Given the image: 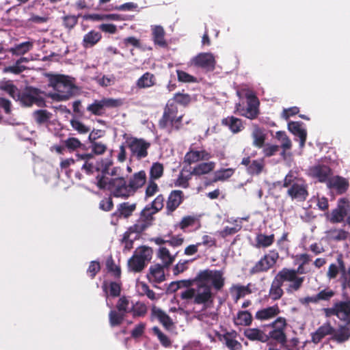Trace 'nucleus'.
Instances as JSON below:
<instances>
[{
	"mask_svg": "<svg viewBox=\"0 0 350 350\" xmlns=\"http://www.w3.org/2000/svg\"><path fill=\"white\" fill-rule=\"evenodd\" d=\"M197 280L196 295L193 303L196 304H213L214 294L211 286L216 291H221L225 284V278L221 270L204 269L200 271L196 276Z\"/></svg>",
	"mask_w": 350,
	"mask_h": 350,
	"instance_id": "1",
	"label": "nucleus"
},
{
	"mask_svg": "<svg viewBox=\"0 0 350 350\" xmlns=\"http://www.w3.org/2000/svg\"><path fill=\"white\" fill-rule=\"evenodd\" d=\"M97 186L100 189L109 191L111 196L128 198L131 196L127 182L123 177L108 178L104 176H97Z\"/></svg>",
	"mask_w": 350,
	"mask_h": 350,
	"instance_id": "2",
	"label": "nucleus"
},
{
	"mask_svg": "<svg viewBox=\"0 0 350 350\" xmlns=\"http://www.w3.org/2000/svg\"><path fill=\"white\" fill-rule=\"evenodd\" d=\"M49 85L56 91L52 98L57 101L68 100L74 95L77 89L70 77L62 75H51L49 78Z\"/></svg>",
	"mask_w": 350,
	"mask_h": 350,
	"instance_id": "3",
	"label": "nucleus"
},
{
	"mask_svg": "<svg viewBox=\"0 0 350 350\" xmlns=\"http://www.w3.org/2000/svg\"><path fill=\"white\" fill-rule=\"evenodd\" d=\"M15 100L18 101L22 107H30L36 105L38 107L46 106L45 93L39 88L26 86L23 90H19Z\"/></svg>",
	"mask_w": 350,
	"mask_h": 350,
	"instance_id": "4",
	"label": "nucleus"
},
{
	"mask_svg": "<svg viewBox=\"0 0 350 350\" xmlns=\"http://www.w3.org/2000/svg\"><path fill=\"white\" fill-rule=\"evenodd\" d=\"M153 251L151 247L143 245L137 247L133 256L128 260L129 272L141 273L152 258Z\"/></svg>",
	"mask_w": 350,
	"mask_h": 350,
	"instance_id": "5",
	"label": "nucleus"
},
{
	"mask_svg": "<svg viewBox=\"0 0 350 350\" xmlns=\"http://www.w3.org/2000/svg\"><path fill=\"white\" fill-rule=\"evenodd\" d=\"M304 266L305 265L300 263L297 269L286 267L281 269L290 282L286 289L288 293L298 291L302 287L305 278L298 276V274H306L308 273Z\"/></svg>",
	"mask_w": 350,
	"mask_h": 350,
	"instance_id": "6",
	"label": "nucleus"
},
{
	"mask_svg": "<svg viewBox=\"0 0 350 350\" xmlns=\"http://www.w3.org/2000/svg\"><path fill=\"white\" fill-rule=\"evenodd\" d=\"M326 317L336 316L341 321L350 325V299L337 301L332 307L323 309Z\"/></svg>",
	"mask_w": 350,
	"mask_h": 350,
	"instance_id": "7",
	"label": "nucleus"
},
{
	"mask_svg": "<svg viewBox=\"0 0 350 350\" xmlns=\"http://www.w3.org/2000/svg\"><path fill=\"white\" fill-rule=\"evenodd\" d=\"M124 102L121 98H104L94 101L87 107V111L92 115L101 116L105 114V108H116L122 106Z\"/></svg>",
	"mask_w": 350,
	"mask_h": 350,
	"instance_id": "8",
	"label": "nucleus"
},
{
	"mask_svg": "<svg viewBox=\"0 0 350 350\" xmlns=\"http://www.w3.org/2000/svg\"><path fill=\"white\" fill-rule=\"evenodd\" d=\"M157 212L150 205H146L142 210L139 219L131 226V231L137 232L138 234L142 233L152 224L154 215Z\"/></svg>",
	"mask_w": 350,
	"mask_h": 350,
	"instance_id": "9",
	"label": "nucleus"
},
{
	"mask_svg": "<svg viewBox=\"0 0 350 350\" xmlns=\"http://www.w3.org/2000/svg\"><path fill=\"white\" fill-rule=\"evenodd\" d=\"M126 146L130 149L132 155L137 159L146 157L148 154V150L150 147V143L142 138L128 137L126 140Z\"/></svg>",
	"mask_w": 350,
	"mask_h": 350,
	"instance_id": "10",
	"label": "nucleus"
},
{
	"mask_svg": "<svg viewBox=\"0 0 350 350\" xmlns=\"http://www.w3.org/2000/svg\"><path fill=\"white\" fill-rule=\"evenodd\" d=\"M190 65L200 68L205 72H212L215 68L216 61L211 53H200L190 60Z\"/></svg>",
	"mask_w": 350,
	"mask_h": 350,
	"instance_id": "11",
	"label": "nucleus"
},
{
	"mask_svg": "<svg viewBox=\"0 0 350 350\" xmlns=\"http://www.w3.org/2000/svg\"><path fill=\"white\" fill-rule=\"evenodd\" d=\"M289 282L288 279L280 270L273 278L270 288L269 290V297L273 301L280 299L284 294L282 286L284 282Z\"/></svg>",
	"mask_w": 350,
	"mask_h": 350,
	"instance_id": "12",
	"label": "nucleus"
},
{
	"mask_svg": "<svg viewBox=\"0 0 350 350\" xmlns=\"http://www.w3.org/2000/svg\"><path fill=\"white\" fill-rule=\"evenodd\" d=\"M137 208V203L124 202L117 205L116 210L111 215V223L116 225L122 218L128 219Z\"/></svg>",
	"mask_w": 350,
	"mask_h": 350,
	"instance_id": "13",
	"label": "nucleus"
},
{
	"mask_svg": "<svg viewBox=\"0 0 350 350\" xmlns=\"http://www.w3.org/2000/svg\"><path fill=\"white\" fill-rule=\"evenodd\" d=\"M77 162L82 161L81 170L87 174H92L99 170L98 161L93 154H88L85 151L81 153L75 154Z\"/></svg>",
	"mask_w": 350,
	"mask_h": 350,
	"instance_id": "14",
	"label": "nucleus"
},
{
	"mask_svg": "<svg viewBox=\"0 0 350 350\" xmlns=\"http://www.w3.org/2000/svg\"><path fill=\"white\" fill-rule=\"evenodd\" d=\"M184 193L180 190H173L168 196L166 202V214L172 215L184 201Z\"/></svg>",
	"mask_w": 350,
	"mask_h": 350,
	"instance_id": "15",
	"label": "nucleus"
},
{
	"mask_svg": "<svg viewBox=\"0 0 350 350\" xmlns=\"http://www.w3.org/2000/svg\"><path fill=\"white\" fill-rule=\"evenodd\" d=\"M147 177L144 170L134 173L129 179L127 184L131 196L142 188L146 183Z\"/></svg>",
	"mask_w": 350,
	"mask_h": 350,
	"instance_id": "16",
	"label": "nucleus"
},
{
	"mask_svg": "<svg viewBox=\"0 0 350 350\" xmlns=\"http://www.w3.org/2000/svg\"><path fill=\"white\" fill-rule=\"evenodd\" d=\"M62 144L65 145L67 151L70 153L76 152L77 154L81 153L80 151L84 152L88 150L87 146L75 137H68L62 141Z\"/></svg>",
	"mask_w": 350,
	"mask_h": 350,
	"instance_id": "17",
	"label": "nucleus"
},
{
	"mask_svg": "<svg viewBox=\"0 0 350 350\" xmlns=\"http://www.w3.org/2000/svg\"><path fill=\"white\" fill-rule=\"evenodd\" d=\"M287 194L293 199L299 201H304L306 200L308 192L306 186L302 184L294 183L288 189Z\"/></svg>",
	"mask_w": 350,
	"mask_h": 350,
	"instance_id": "18",
	"label": "nucleus"
},
{
	"mask_svg": "<svg viewBox=\"0 0 350 350\" xmlns=\"http://www.w3.org/2000/svg\"><path fill=\"white\" fill-rule=\"evenodd\" d=\"M221 124L222 126L228 127L233 134L241 132L245 128L242 120L233 116L223 118Z\"/></svg>",
	"mask_w": 350,
	"mask_h": 350,
	"instance_id": "19",
	"label": "nucleus"
},
{
	"mask_svg": "<svg viewBox=\"0 0 350 350\" xmlns=\"http://www.w3.org/2000/svg\"><path fill=\"white\" fill-rule=\"evenodd\" d=\"M211 157V154L205 150L200 151L190 150L185 154L184 162L191 165L200 161L208 160Z\"/></svg>",
	"mask_w": 350,
	"mask_h": 350,
	"instance_id": "20",
	"label": "nucleus"
},
{
	"mask_svg": "<svg viewBox=\"0 0 350 350\" xmlns=\"http://www.w3.org/2000/svg\"><path fill=\"white\" fill-rule=\"evenodd\" d=\"M151 31L152 40L154 45L161 48H165L167 46V42L165 38V31L162 26H151Z\"/></svg>",
	"mask_w": 350,
	"mask_h": 350,
	"instance_id": "21",
	"label": "nucleus"
},
{
	"mask_svg": "<svg viewBox=\"0 0 350 350\" xmlns=\"http://www.w3.org/2000/svg\"><path fill=\"white\" fill-rule=\"evenodd\" d=\"M281 310L278 304L258 310L255 318L259 321H267L277 317Z\"/></svg>",
	"mask_w": 350,
	"mask_h": 350,
	"instance_id": "22",
	"label": "nucleus"
},
{
	"mask_svg": "<svg viewBox=\"0 0 350 350\" xmlns=\"http://www.w3.org/2000/svg\"><path fill=\"white\" fill-rule=\"evenodd\" d=\"M311 175L321 183L326 182L332 174L330 167L325 165H317L310 169Z\"/></svg>",
	"mask_w": 350,
	"mask_h": 350,
	"instance_id": "23",
	"label": "nucleus"
},
{
	"mask_svg": "<svg viewBox=\"0 0 350 350\" xmlns=\"http://www.w3.org/2000/svg\"><path fill=\"white\" fill-rule=\"evenodd\" d=\"M302 124L301 122L293 121L288 123L289 131L299 138L300 147L304 146L307 138V132L301 127Z\"/></svg>",
	"mask_w": 350,
	"mask_h": 350,
	"instance_id": "24",
	"label": "nucleus"
},
{
	"mask_svg": "<svg viewBox=\"0 0 350 350\" xmlns=\"http://www.w3.org/2000/svg\"><path fill=\"white\" fill-rule=\"evenodd\" d=\"M164 268L165 267L160 264H155L150 266L149 273L147 275L149 281L154 283L163 282L165 279Z\"/></svg>",
	"mask_w": 350,
	"mask_h": 350,
	"instance_id": "25",
	"label": "nucleus"
},
{
	"mask_svg": "<svg viewBox=\"0 0 350 350\" xmlns=\"http://www.w3.org/2000/svg\"><path fill=\"white\" fill-rule=\"evenodd\" d=\"M157 83L155 75L150 72L144 73L135 82L138 89H148L154 86Z\"/></svg>",
	"mask_w": 350,
	"mask_h": 350,
	"instance_id": "26",
	"label": "nucleus"
},
{
	"mask_svg": "<svg viewBox=\"0 0 350 350\" xmlns=\"http://www.w3.org/2000/svg\"><path fill=\"white\" fill-rule=\"evenodd\" d=\"M244 336L251 341L267 342L269 340L267 334L258 328H247L244 330Z\"/></svg>",
	"mask_w": 350,
	"mask_h": 350,
	"instance_id": "27",
	"label": "nucleus"
},
{
	"mask_svg": "<svg viewBox=\"0 0 350 350\" xmlns=\"http://www.w3.org/2000/svg\"><path fill=\"white\" fill-rule=\"evenodd\" d=\"M334 332V328L327 322L320 326L317 331L312 334V340L314 343H319L324 337L331 335Z\"/></svg>",
	"mask_w": 350,
	"mask_h": 350,
	"instance_id": "28",
	"label": "nucleus"
},
{
	"mask_svg": "<svg viewBox=\"0 0 350 350\" xmlns=\"http://www.w3.org/2000/svg\"><path fill=\"white\" fill-rule=\"evenodd\" d=\"M102 288L107 298L109 296L117 297L120 295L122 284L117 282H110L108 283L107 282L104 281L102 285Z\"/></svg>",
	"mask_w": 350,
	"mask_h": 350,
	"instance_id": "29",
	"label": "nucleus"
},
{
	"mask_svg": "<svg viewBox=\"0 0 350 350\" xmlns=\"http://www.w3.org/2000/svg\"><path fill=\"white\" fill-rule=\"evenodd\" d=\"M251 284L249 283L246 286H243L241 284H234L230 288V291L231 295L233 297V299L235 302H237L239 299L242 297H244L247 295H250L252 293L251 288Z\"/></svg>",
	"mask_w": 350,
	"mask_h": 350,
	"instance_id": "30",
	"label": "nucleus"
},
{
	"mask_svg": "<svg viewBox=\"0 0 350 350\" xmlns=\"http://www.w3.org/2000/svg\"><path fill=\"white\" fill-rule=\"evenodd\" d=\"M237 336L236 331L228 332L222 336L226 347L230 350H241L242 349V345L235 339Z\"/></svg>",
	"mask_w": 350,
	"mask_h": 350,
	"instance_id": "31",
	"label": "nucleus"
},
{
	"mask_svg": "<svg viewBox=\"0 0 350 350\" xmlns=\"http://www.w3.org/2000/svg\"><path fill=\"white\" fill-rule=\"evenodd\" d=\"M152 315L155 317L159 322L167 329H170L173 325V322L164 311L161 309L153 306L152 308Z\"/></svg>",
	"mask_w": 350,
	"mask_h": 350,
	"instance_id": "32",
	"label": "nucleus"
},
{
	"mask_svg": "<svg viewBox=\"0 0 350 350\" xmlns=\"http://www.w3.org/2000/svg\"><path fill=\"white\" fill-rule=\"evenodd\" d=\"M101 38L102 35L99 31L92 30L84 35L82 45L85 49L92 47L96 44Z\"/></svg>",
	"mask_w": 350,
	"mask_h": 350,
	"instance_id": "33",
	"label": "nucleus"
},
{
	"mask_svg": "<svg viewBox=\"0 0 350 350\" xmlns=\"http://www.w3.org/2000/svg\"><path fill=\"white\" fill-rule=\"evenodd\" d=\"M329 183L330 186L334 188L339 194L345 193L349 187L348 180L340 176H334Z\"/></svg>",
	"mask_w": 350,
	"mask_h": 350,
	"instance_id": "34",
	"label": "nucleus"
},
{
	"mask_svg": "<svg viewBox=\"0 0 350 350\" xmlns=\"http://www.w3.org/2000/svg\"><path fill=\"white\" fill-rule=\"evenodd\" d=\"M252 315L249 311L240 310L234 319V323L236 325L250 326L252 323Z\"/></svg>",
	"mask_w": 350,
	"mask_h": 350,
	"instance_id": "35",
	"label": "nucleus"
},
{
	"mask_svg": "<svg viewBox=\"0 0 350 350\" xmlns=\"http://www.w3.org/2000/svg\"><path fill=\"white\" fill-rule=\"evenodd\" d=\"M349 325H340L337 330L334 329L333 334V339L338 342H344L350 338V328Z\"/></svg>",
	"mask_w": 350,
	"mask_h": 350,
	"instance_id": "36",
	"label": "nucleus"
},
{
	"mask_svg": "<svg viewBox=\"0 0 350 350\" xmlns=\"http://www.w3.org/2000/svg\"><path fill=\"white\" fill-rule=\"evenodd\" d=\"M272 267V265L267 259V257L263 256L257 262H256L254 266L251 268L250 273L254 275L261 272H267Z\"/></svg>",
	"mask_w": 350,
	"mask_h": 350,
	"instance_id": "37",
	"label": "nucleus"
},
{
	"mask_svg": "<svg viewBox=\"0 0 350 350\" xmlns=\"http://www.w3.org/2000/svg\"><path fill=\"white\" fill-rule=\"evenodd\" d=\"M33 46L32 42L27 41L8 49L7 51L10 52L14 55H22L29 52L33 48Z\"/></svg>",
	"mask_w": 350,
	"mask_h": 350,
	"instance_id": "38",
	"label": "nucleus"
},
{
	"mask_svg": "<svg viewBox=\"0 0 350 350\" xmlns=\"http://www.w3.org/2000/svg\"><path fill=\"white\" fill-rule=\"evenodd\" d=\"M215 165V163L212 161L201 163L193 167V170L190 172V175L201 176L206 174L213 170Z\"/></svg>",
	"mask_w": 350,
	"mask_h": 350,
	"instance_id": "39",
	"label": "nucleus"
},
{
	"mask_svg": "<svg viewBox=\"0 0 350 350\" xmlns=\"http://www.w3.org/2000/svg\"><path fill=\"white\" fill-rule=\"evenodd\" d=\"M157 257L161 260L163 262L161 265L166 268L169 267L175 260V256H172L169 250L165 247L159 249Z\"/></svg>",
	"mask_w": 350,
	"mask_h": 350,
	"instance_id": "40",
	"label": "nucleus"
},
{
	"mask_svg": "<svg viewBox=\"0 0 350 350\" xmlns=\"http://www.w3.org/2000/svg\"><path fill=\"white\" fill-rule=\"evenodd\" d=\"M125 317L126 314L116 309L111 310L109 312V321L110 325L111 327L120 325L122 323Z\"/></svg>",
	"mask_w": 350,
	"mask_h": 350,
	"instance_id": "41",
	"label": "nucleus"
},
{
	"mask_svg": "<svg viewBox=\"0 0 350 350\" xmlns=\"http://www.w3.org/2000/svg\"><path fill=\"white\" fill-rule=\"evenodd\" d=\"M275 241V236L273 234L266 235L264 234H259L256 236V246L257 247H268L271 246Z\"/></svg>",
	"mask_w": 350,
	"mask_h": 350,
	"instance_id": "42",
	"label": "nucleus"
},
{
	"mask_svg": "<svg viewBox=\"0 0 350 350\" xmlns=\"http://www.w3.org/2000/svg\"><path fill=\"white\" fill-rule=\"evenodd\" d=\"M347 215V209L343 205H338L337 208L332 211L330 221L332 223L342 222Z\"/></svg>",
	"mask_w": 350,
	"mask_h": 350,
	"instance_id": "43",
	"label": "nucleus"
},
{
	"mask_svg": "<svg viewBox=\"0 0 350 350\" xmlns=\"http://www.w3.org/2000/svg\"><path fill=\"white\" fill-rule=\"evenodd\" d=\"M51 113L46 109H38L33 111L32 116L38 124L46 123L51 118Z\"/></svg>",
	"mask_w": 350,
	"mask_h": 350,
	"instance_id": "44",
	"label": "nucleus"
},
{
	"mask_svg": "<svg viewBox=\"0 0 350 350\" xmlns=\"http://www.w3.org/2000/svg\"><path fill=\"white\" fill-rule=\"evenodd\" d=\"M327 234L330 239L340 241L347 239L349 232L343 229L332 228L327 232Z\"/></svg>",
	"mask_w": 350,
	"mask_h": 350,
	"instance_id": "45",
	"label": "nucleus"
},
{
	"mask_svg": "<svg viewBox=\"0 0 350 350\" xmlns=\"http://www.w3.org/2000/svg\"><path fill=\"white\" fill-rule=\"evenodd\" d=\"M148 309L145 304L137 301L135 304H132L131 312L133 317H144L147 313Z\"/></svg>",
	"mask_w": 350,
	"mask_h": 350,
	"instance_id": "46",
	"label": "nucleus"
},
{
	"mask_svg": "<svg viewBox=\"0 0 350 350\" xmlns=\"http://www.w3.org/2000/svg\"><path fill=\"white\" fill-rule=\"evenodd\" d=\"M0 89L6 92L14 100L16 96H18L17 94H18L19 90L11 81H7L0 83Z\"/></svg>",
	"mask_w": 350,
	"mask_h": 350,
	"instance_id": "47",
	"label": "nucleus"
},
{
	"mask_svg": "<svg viewBox=\"0 0 350 350\" xmlns=\"http://www.w3.org/2000/svg\"><path fill=\"white\" fill-rule=\"evenodd\" d=\"M252 137H253V145L257 148H262L265 144V135L263 133V131L261 129H260L258 126H257L253 133H252Z\"/></svg>",
	"mask_w": 350,
	"mask_h": 350,
	"instance_id": "48",
	"label": "nucleus"
},
{
	"mask_svg": "<svg viewBox=\"0 0 350 350\" xmlns=\"http://www.w3.org/2000/svg\"><path fill=\"white\" fill-rule=\"evenodd\" d=\"M130 305V300L126 296H122L118 300L116 305V310L126 315L131 312V306Z\"/></svg>",
	"mask_w": 350,
	"mask_h": 350,
	"instance_id": "49",
	"label": "nucleus"
},
{
	"mask_svg": "<svg viewBox=\"0 0 350 350\" xmlns=\"http://www.w3.org/2000/svg\"><path fill=\"white\" fill-rule=\"evenodd\" d=\"M164 172L163 165L159 162L153 163L150 169V179L155 180L160 178Z\"/></svg>",
	"mask_w": 350,
	"mask_h": 350,
	"instance_id": "50",
	"label": "nucleus"
},
{
	"mask_svg": "<svg viewBox=\"0 0 350 350\" xmlns=\"http://www.w3.org/2000/svg\"><path fill=\"white\" fill-rule=\"evenodd\" d=\"M106 268L108 272L111 273L116 278H120L121 276L120 267L116 265L113 257L110 256L106 260Z\"/></svg>",
	"mask_w": 350,
	"mask_h": 350,
	"instance_id": "51",
	"label": "nucleus"
},
{
	"mask_svg": "<svg viewBox=\"0 0 350 350\" xmlns=\"http://www.w3.org/2000/svg\"><path fill=\"white\" fill-rule=\"evenodd\" d=\"M264 167L263 159L254 160L247 168V171L250 175H259L262 172Z\"/></svg>",
	"mask_w": 350,
	"mask_h": 350,
	"instance_id": "52",
	"label": "nucleus"
},
{
	"mask_svg": "<svg viewBox=\"0 0 350 350\" xmlns=\"http://www.w3.org/2000/svg\"><path fill=\"white\" fill-rule=\"evenodd\" d=\"M234 174L232 168H226L217 170L215 172L213 182L224 181L230 178Z\"/></svg>",
	"mask_w": 350,
	"mask_h": 350,
	"instance_id": "53",
	"label": "nucleus"
},
{
	"mask_svg": "<svg viewBox=\"0 0 350 350\" xmlns=\"http://www.w3.org/2000/svg\"><path fill=\"white\" fill-rule=\"evenodd\" d=\"M152 332L154 335L157 336L158 340H159L161 345L164 347H170L172 345V341L170 339V338L163 334L161 329L157 327L154 326L152 327Z\"/></svg>",
	"mask_w": 350,
	"mask_h": 350,
	"instance_id": "54",
	"label": "nucleus"
},
{
	"mask_svg": "<svg viewBox=\"0 0 350 350\" xmlns=\"http://www.w3.org/2000/svg\"><path fill=\"white\" fill-rule=\"evenodd\" d=\"M269 340L272 338L281 344H284L286 342V336L284 330L273 328L267 334Z\"/></svg>",
	"mask_w": 350,
	"mask_h": 350,
	"instance_id": "55",
	"label": "nucleus"
},
{
	"mask_svg": "<svg viewBox=\"0 0 350 350\" xmlns=\"http://www.w3.org/2000/svg\"><path fill=\"white\" fill-rule=\"evenodd\" d=\"M91 148V152H88V154H93L96 157V155H101L103 154L107 149V145L104 143L100 142H90Z\"/></svg>",
	"mask_w": 350,
	"mask_h": 350,
	"instance_id": "56",
	"label": "nucleus"
},
{
	"mask_svg": "<svg viewBox=\"0 0 350 350\" xmlns=\"http://www.w3.org/2000/svg\"><path fill=\"white\" fill-rule=\"evenodd\" d=\"M335 294L336 293L334 291L331 289L329 287H327L316 294L317 303L320 301H329L335 295Z\"/></svg>",
	"mask_w": 350,
	"mask_h": 350,
	"instance_id": "57",
	"label": "nucleus"
},
{
	"mask_svg": "<svg viewBox=\"0 0 350 350\" xmlns=\"http://www.w3.org/2000/svg\"><path fill=\"white\" fill-rule=\"evenodd\" d=\"M247 99V109L259 110L260 102L258 97L253 93H247L245 95Z\"/></svg>",
	"mask_w": 350,
	"mask_h": 350,
	"instance_id": "58",
	"label": "nucleus"
},
{
	"mask_svg": "<svg viewBox=\"0 0 350 350\" xmlns=\"http://www.w3.org/2000/svg\"><path fill=\"white\" fill-rule=\"evenodd\" d=\"M173 100L179 105L187 106L191 103V98L189 94L177 92L174 95Z\"/></svg>",
	"mask_w": 350,
	"mask_h": 350,
	"instance_id": "59",
	"label": "nucleus"
},
{
	"mask_svg": "<svg viewBox=\"0 0 350 350\" xmlns=\"http://www.w3.org/2000/svg\"><path fill=\"white\" fill-rule=\"evenodd\" d=\"M70 125L72 129L77 131L79 134H86L90 131V128L85 125L78 120L72 119L70 120Z\"/></svg>",
	"mask_w": 350,
	"mask_h": 350,
	"instance_id": "60",
	"label": "nucleus"
},
{
	"mask_svg": "<svg viewBox=\"0 0 350 350\" xmlns=\"http://www.w3.org/2000/svg\"><path fill=\"white\" fill-rule=\"evenodd\" d=\"M159 186L154 180L149 179L145 191V198H149L154 196L159 191Z\"/></svg>",
	"mask_w": 350,
	"mask_h": 350,
	"instance_id": "61",
	"label": "nucleus"
},
{
	"mask_svg": "<svg viewBox=\"0 0 350 350\" xmlns=\"http://www.w3.org/2000/svg\"><path fill=\"white\" fill-rule=\"evenodd\" d=\"M177 78L178 81L182 83H195L196 82V78L189 73L181 70H176Z\"/></svg>",
	"mask_w": 350,
	"mask_h": 350,
	"instance_id": "62",
	"label": "nucleus"
},
{
	"mask_svg": "<svg viewBox=\"0 0 350 350\" xmlns=\"http://www.w3.org/2000/svg\"><path fill=\"white\" fill-rule=\"evenodd\" d=\"M165 198L163 194L158 195L149 204L157 213L161 211L164 206Z\"/></svg>",
	"mask_w": 350,
	"mask_h": 350,
	"instance_id": "63",
	"label": "nucleus"
},
{
	"mask_svg": "<svg viewBox=\"0 0 350 350\" xmlns=\"http://www.w3.org/2000/svg\"><path fill=\"white\" fill-rule=\"evenodd\" d=\"M79 16L75 15H67L62 18L63 25L68 29H72L78 22Z\"/></svg>",
	"mask_w": 350,
	"mask_h": 350,
	"instance_id": "64",
	"label": "nucleus"
}]
</instances>
